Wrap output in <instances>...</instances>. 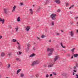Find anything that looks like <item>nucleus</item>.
Returning a JSON list of instances; mask_svg holds the SVG:
<instances>
[{
  "label": "nucleus",
  "instance_id": "nucleus-13",
  "mask_svg": "<svg viewBox=\"0 0 78 78\" xmlns=\"http://www.w3.org/2000/svg\"><path fill=\"white\" fill-rule=\"evenodd\" d=\"M59 57L58 56H56L55 57V58L54 59V61H56V60L58 59Z\"/></svg>",
  "mask_w": 78,
  "mask_h": 78
},
{
  "label": "nucleus",
  "instance_id": "nucleus-14",
  "mask_svg": "<svg viewBox=\"0 0 78 78\" xmlns=\"http://www.w3.org/2000/svg\"><path fill=\"white\" fill-rule=\"evenodd\" d=\"M40 10H41V7H39L38 9L36 10V12H37V13H39Z\"/></svg>",
  "mask_w": 78,
  "mask_h": 78
},
{
  "label": "nucleus",
  "instance_id": "nucleus-55",
  "mask_svg": "<svg viewBox=\"0 0 78 78\" xmlns=\"http://www.w3.org/2000/svg\"><path fill=\"white\" fill-rule=\"evenodd\" d=\"M57 35H58V36H59V33L57 34Z\"/></svg>",
  "mask_w": 78,
  "mask_h": 78
},
{
  "label": "nucleus",
  "instance_id": "nucleus-57",
  "mask_svg": "<svg viewBox=\"0 0 78 78\" xmlns=\"http://www.w3.org/2000/svg\"><path fill=\"white\" fill-rule=\"evenodd\" d=\"M73 56H72L71 59H73Z\"/></svg>",
  "mask_w": 78,
  "mask_h": 78
},
{
  "label": "nucleus",
  "instance_id": "nucleus-54",
  "mask_svg": "<svg viewBox=\"0 0 78 78\" xmlns=\"http://www.w3.org/2000/svg\"><path fill=\"white\" fill-rule=\"evenodd\" d=\"M75 75V73H74V72H73V75Z\"/></svg>",
  "mask_w": 78,
  "mask_h": 78
},
{
  "label": "nucleus",
  "instance_id": "nucleus-30",
  "mask_svg": "<svg viewBox=\"0 0 78 78\" xmlns=\"http://www.w3.org/2000/svg\"><path fill=\"white\" fill-rule=\"evenodd\" d=\"M17 41L16 39H13L12 40V42H17Z\"/></svg>",
  "mask_w": 78,
  "mask_h": 78
},
{
  "label": "nucleus",
  "instance_id": "nucleus-42",
  "mask_svg": "<svg viewBox=\"0 0 78 78\" xmlns=\"http://www.w3.org/2000/svg\"><path fill=\"white\" fill-rule=\"evenodd\" d=\"M10 67V64H8V68H9V67Z\"/></svg>",
  "mask_w": 78,
  "mask_h": 78
},
{
  "label": "nucleus",
  "instance_id": "nucleus-60",
  "mask_svg": "<svg viewBox=\"0 0 78 78\" xmlns=\"http://www.w3.org/2000/svg\"><path fill=\"white\" fill-rule=\"evenodd\" d=\"M70 14H72V13L71 12H70Z\"/></svg>",
  "mask_w": 78,
  "mask_h": 78
},
{
  "label": "nucleus",
  "instance_id": "nucleus-50",
  "mask_svg": "<svg viewBox=\"0 0 78 78\" xmlns=\"http://www.w3.org/2000/svg\"><path fill=\"white\" fill-rule=\"evenodd\" d=\"M33 49L34 50H36V49L35 48H34Z\"/></svg>",
  "mask_w": 78,
  "mask_h": 78
},
{
  "label": "nucleus",
  "instance_id": "nucleus-15",
  "mask_svg": "<svg viewBox=\"0 0 78 78\" xmlns=\"http://www.w3.org/2000/svg\"><path fill=\"white\" fill-rule=\"evenodd\" d=\"M5 53L3 52H2L1 54V57H4V56H5Z\"/></svg>",
  "mask_w": 78,
  "mask_h": 78
},
{
  "label": "nucleus",
  "instance_id": "nucleus-61",
  "mask_svg": "<svg viewBox=\"0 0 78 78\" xmlns=\"http://www.w3.org/2000/svg\"><path fill=\"white\" fill-rule=\"evenodd\" d=\"M33 7H34V5H33Z\"/></svg>",
  "mask_w": 78,
  "mask_h": 78
},
{
  "label": "nucleus",
  "instance_id": "nucleus-8",
  "mask_svg": "<svg viewBox=\"0 0 78 78\" xmlns=\"http://www.w3.org/2000/svg\"><path fill=\"white\" fill-rule=\"evenodd\" d=\"M30 46V44H28L27 45V48L26 49L27 52H28V50H29V47Z\"/></svg>",
  "mask_w": 78,
  "mask_h": 78
},
{
  "label": "nucleus",
  "instance_id": "nucleus-63",
  "mask_svg": "<svg viewBox=\"0 0 78 78\" xmlns=\"http://www.w3.org/2000/svg\"><path fill=\"white\" fill-rule=\"evenodd\" d=\"M77 33H78V30H77Z\"/></svg>",
  "mask_w": 78,
  "mask_h": 78
},
{
  "label": "nucleus",
  "instance_id": "nucleus-51",
  "mask_svg": "<svg viewBox=\"0 0 78 78\" xmlns=\"http://www.w3.org/2000/svg\"><path fill=\"white\" fill-rule=\"evenodd\" d=\"M49 42H51V40H49Z\"/></svg>",
  "mask_w": 78,
  "mask_h": 78
},
{
  "label": "nucleus",
  "instance_id": "nucleus-37",
  "mask_svg": "<svg viewBox=\"0 0 78 78\" xmlns=\"http://www.w3.org/2000/svg\"><path fill=\"white\" fill-rule=\"evenodd\" d=\"M20 5L21 6H22V5H23V3L22 2H21L20 3Z\"/></svg>",
  "mask_w": 78,
  "mask_h": 78
},
{
  "label": "nucleus",
  "instance_id": "nucleus-11",
  "mask_svg": "<svg viewBox=\"0 0 78 78\" xmlns=\"http://www.w3.org/2000/svg\"><path fill=\"white\" fill-rule=\"evenodd\" d=\"M55 2L57 3V4H60L61 3L60 2V0H55Z\"/></svg>",
  "mask_w": 78,
  "mask_h": 78
},
{
  "label": "nucleus",
  "instance_id": "nucleus-10",
  "mask_svg": "<svg viewBox=\"0 0 78 78\" xmlns=\"http://www.w3.org/2000/svg\"><path fill=\"white\" fill-rule=\"evenodd\" d=\"M78 63H76V66L74 67L73 68V69H74V70H76V69L78 68Z\"/></svg>",
  "mask_w": 78,
  "mask_h": 78
},
{
  "label": "nucleus",
  "instance_id": "nucleus-23",
  "mask_svg": "<svg viewBox=\"0 0 78 78\" xmlns=\"http://www.w3.org/2000/svg\"><path fill=\"white\" fill-rule=\"evenodd\" d=\"M20 71H21V69L18 70L16 73V74H18Z\"/></svg>",
  "mask_w": 78,
  "mask_h": 78
},
{
  "label": "nucleus",
  "instance_id": "nucleus-7",
  "mask_svg": "<svg viewBox=\"0 0 78 78\" xmlns=\"http://www.w3.org/2000/svg\"><path fill=\"white\" fill-rule=\"evenodd\" d=\"M69 33L70 34V36L71 37H73L74 36V32L72 30L70 31L69 32Z\"/></svg>",
  "mask_w": 78,
  "mask_h": 78
},
{
  "label": "nucleus",
  "instance_id": "nucleus-12",
  "mask_svg": "<svg viewBox=\"0 0 78 78\" xmlns=\"http://www.w3.org/2000/svg\"><path fill=\"white\" fill-rule=\"evenodd\" d=\"M0 22H2V24H3L5 22V19H2V18H0Z\"/></svg>",
  "mask_w": 78,
  "mask_h": 78
},
{
  "label": "nucleus",
  "instance_id": "nucleus-40",
  "mask_svg": "<svg viewBox=\"0 0 78 78\" xmlns=\"http://www.w3.org/2000/svg\"><path fill=\"white\" fill-rule=\"evenodd\" d=\"M16 61H19V58H16Z\"/></svg>",
  "mask_w": 78,
  "mask_h": 78
},
{
  "label": "nucleus",
  "instance_id": "nucleus-4",
  "mask_svg": "<svg viewBox=\"0 0 78 78\" xmlns=\"http://www.w3.org/2000/svg\"><path fill=\"white\" fill-rule=\"evenodd\" d=\"M17 44L18 45L17 48L19 50H20L21 49V45H20V44L18 41H17Z\"/></svg>",
  "mask_w": 78,
  "mask_h": 78
},
{
  "label": "nucleus",
  "instance_id": "nucleus-18",
  "mask_svg": "<svg viewBox=\"0 0 78 78\" xmlns=\"http://www.w3.org/2000/svg\"><path fill=\"white\" fill-rule=\"evenodd\" d=\"M75 50V48H74L71 49V51L73 54V52H74V51Z\"/></svg>",
  "mask_w": 78,
  "mask_h": 78
},
{
  "label": "nucleus",
  "instance_id": "nucleus-34",
  "mask_svg": "<svg viewBox=\"0 0 78 78\" xmlns=\"http://www.w3.org/2000/svg\"><path fill=\"white\" fill-rule=\"evenodd\" d=\"M53 75H56V73L55 72H53L52 73Z\"/></svg>",
  "mask_w": 78,
  "mask_h": 78
},
{
  "label": "nucleus",
  "instance_id": "nucleus-44",
  "mask_svg": "<svg viewBox=\"0 0 78 78\" xmlns=\"http://www.w3.org/2000/svg\"><path fill=\"white\" fill-rule=\"evenodd\" d=\"M78 19V16H77V17L75 18V19Z\"/></svg>",
  "mask_w": 78,
  "mask_h": 78
},
{
  "label": "nucleus",
  "instance_id": "nucleus-53",
  "mask_svg": "<svg viewBox=\"0 0 78 78\" xmlns=\"http://www.w3.org/2000/svg\"><path fill=\"white\" fill-rule=\"evenodd\" d=\"M2 62H0V66H2Z\"/></svg>",
  "mask_w": 78,
  "mask_h": 78
},
{
  "label": "nucleus",
  "instance_id": "nucleus-58",
  "mask_svg": "<svg viewBox=\"0 0 78 78\" xmlns=\"http://www.w3.org/2000/svg\"><path fill=\"white\" fill-rule=\"evenodd\" d=\"M71 8H72V7H71V6L69 8V9H71Z\"/></svg>",
  "mask_w": 78,
  "mask_h": 78
},
{
  "label": "nucleus",
  "instance_id": "nucleus-47",
  "mask_svg": "<svg viewBox=\"0 0 78 78\" xmlns=\"http://www.w3.org/2000/svg\"><path fill=\"white\" fill-rule=\"evenodd\" d=\"M75 6V5H72L71 6V7H73V6Z\"/></svg>",
  "mask_w": 78,
  "mask_h": 78
},
{
  "label": "nucleus",
  "instance_id": "nucleus-52",
  "mask_svg": "<svg viewBox=\"0 0 78 78\" xmlns=\"http://www.w3.org/2000/svg\"><path fill=\"white\" fill-rule=\"evenodd\" d=\"M52 74H51L50 75V76H52Z\"/></svg>",
  "mask_w": 78,
  "mask_h": 78
},
{
  "label": "nucleus",
  "instance_id": "nucleus-6",
  "mask_svg": "<svg viewBox=\"0 0 78 78\" xmlns=\"http://www.w3.org/2000/svg\"><path fill=\"white\" fill-rule=\"evenodd\" d=\"M55 63V62H54L53 63H51L49 64L48 67H52L53 66V65H54V64Z\"/></svg>",
  "mask_w": 78,
  "mask_h": 78
},
{
  "label": "nucleus",
  "instance_id": "nucleus-32",
  "mask_svg": "<svg viewBox=\"0 0 78 78\" xmlns=\"http://www.w3.org/2000/svg\"><path fill=\"white\" fill-rule=\"evenodd\" d=\"M62 75H63V76H67V75H66V74L65 73H63L62 74Z\"/></svg>",
  "mask_w": 78,
  "mask_h": 78
},
{
  "label": "nucleus",
  "instance_id": "nucleus-16",
  "mask_svg": "<svg viewBox=\"0 0 78 78\" xmlns=\"http://www.w3.org/2000/svg\"><path fill=\"white\" fill-rule=\"evenodd\" d=\"M15 29L16 30L15 31L16 32H17L18 31V30H19V27L16 26L15 28Z\"/></svg>",
  "mask_w": 78,
  "mask_h": 78
},
{
  "label": "nucleus",
  "instance_id": "nucleus-39",
  "mask_svg": "<svg viewBox=\"0 0 78 78\" xmlns=\"http://www.w3.org/2000/svg\"><path fill=\"white\" fill-rule=\"evenodd\" d=\"M37 39H38L39 40V41H40V38H39L38 37H37Z\"/></svg>",
  "mask_w": 78,
  "mask_h": 78
},
{
  "label": "nucleus",
  "instance_id": "nucleus-43",
  "mask_svg": "<svg viewBox=\"0 0 78 78\" xmlns=\"http://www.w3.org/2000/svg\"><path fill=\"white\" fill-rule=\"evenodd\" d=\"M73 71L74 72H76V70L74 69L73 70Z\"/></svg>",
  "mask_w": 78,
  "mask_h": 78
},
{
  "label": "nucleus",
  "instance_id": "nucleus-29",
  "mask_svg": "<svg viewBox=\"0 0 78 78\" xmlns=\"http://www.w3.org/2000/svg\"><path fill=\"white\" fill-rule=\"evenodd\" d=\"M78 56V54H74V56L75 58L77 57Z\"/></svg>",
  "mask_w": 78,
  "mask_h": 78
},
{
  "label": "nucleus",
  "instance_id": "nucleus-31",
  "mask_svg": "<svg viewBox=\"0 0 78 78\" xmlns=\"http://www.w3.org/2000/svg\"><path fill=\"white\" fill-rule=\"evenodd\" d=\"M50 25H54V22L52 21V22L50 23Z\"/></svg>",
  "mask_w": 78,
  "mask_h": 78
},
{
  "label": "nucleus",
  "instance_id": "nucleus-62",
  "mask_svg": "<svg viewBox=\"0 0 78 78\" xmlns=\"http://www.w3.org/2000/svg\"><path fill=\"white\" fill-rule=\"evenodd\" d=\"M37 28L38 27H39V26H37Z\"/></svg>",
  "mask_w": 78,
  "mask_h": 78
},
{
  "label": "nucleus",
  "instance_id": "nucleus-24",
  "mask_svg": "<svg viewBox=\"0 0 78 78\" xmlns=\"http://www.w3.org/2000/svg\"><path fill=\"white\" fill-rule=\"evenodd\" d=\"M60 45L61 46V47H62L63 48H66V47L65 46H63V44H62V43H60Z\"/></svg>",
  "mask_w": 78,
  "mask_h": 78
},
{
  "label": "nucleus",
  "instance_id": "nucleus-22",
  "mask_svg": "<svg viewBox=\"0 0 78 78\" xmlns=\"http://www.w3.org/2000/svg\"><path fill=\"white\" fill-rule=\"evenodd\" d=\"M11 55H12L11 52H8V55L9 56H11Z\"/></svg>",
  "mask_w": 78,
  "mask_h": 78
},
{
  "label": "nucleus",
  "instance_id": "nucleus-45",
  "mask_svg": "<svg viewBox=\"0 0 78 78\" xmlns=\"http://www.w3.org/2000/svg\"><path fill=\"white\" fill-rule=\"evenodd\" d=\"M76 76H77L76 77V78H78V74H76Z\"/></svg>",
  "mask_w": 78,
  "mask_h": 78
},
{
  "label": "nucleus",
  "instance_id": "nucleus-46",
  "mask_svg": "<svg viewBox=\"0 0 78 78\" xmlns=\"http://www.w3.org/2000/svg\"><path fill=\"white\" fill-rule=\"evenodd\" d=\"M21 53H22V52H20V51H19V54L20 55H21Z\"/></svg>",
  "mask_w": 78,
  "mask_h": 78
},
{
  "label": "nucleus",
  "instance_id": "nucleus-26",
  "mask_svg": "<svg viewBox=\"0 0 78 78\" xmlns=\"http://www.w3.org/2000/svg\"><path fill=\"white\" fill-rule=\"evenodd\" d=\"M60 45L61 46V47H62L63 48H66V47L65 46H63V44H62V43H60Z\"/></svg>",
  "mask_w": 78,
  "mask_h": 78
},
{
  "label": "nucleus",
  "instance_id": "nucleus-59",
  "mask_svg": "<svg viewBox=\"0 0 78 78\" xmlns=\"http://www.w3.org/2000/svg\"><path fill=\"white\" fill-rule=\"evenodd\" d=\"M61 31H62V32H63V31H62V30H61Z\"/></svg>",
  "mask_w": 78,
  "mask_h": 78
},
{
  "label": "nucleus",
  "instance_id": "nucleus-56",
  "mask_svg": "<svg viewBox=\"0 0 78 78\" xmlns=\"http://www.w3.org/2000/svg\"><path fill=\"white\" fill-rule=\"evenodd\" d=\"M69 5V4L68 3H66V6H67V5Z\"/></svg>",
  "mask_w": 78,
  "mask_h": 78
},
{
  "label": "nucleus",
  "instance_id": "nucleus-35",
  "mask_svg": "<svg viewBox=\"0 0 78 78\" xmlns=\"http://www.w3.org/2000/svg\"><path fill=\"white\" fill-rule=\"evenodd\" d=\"M48 3V0H47V1H46V3L45 4V5H46V4L47 3Z\"/></svg>",
  "mask_w": 78,
  "mask_h": 78
},
{
  "label": "nucleus",
  "instance_id": "nucleus-28",
  "mask_svg": "<svg viewBox=\"0 0 78 78\" xmlns=\"http://www.w3.org/2000/svg\"><path fill=\"white\" fill-rule=\"evenodd\" d=\"M23 76H24V74L23 73H21L20 74V77H23Z\"/></svg>",
  "mask_w": 78,
  "mask_h": 78
},
{
  "label": "nucleus",
  "instance_id": "nucleus-9",
  "mask_svg": "<svg viewBox=\"0 0 78 78\" xmlns=\"http://www.w3.org/2000/svg\"><path fill=\"white\" fill-rule=\"evenodd\" d=\"M30 27L29 26H27L26 27V28L25 29L26 31H28L30 30Z\"/></svg>",
  "mask_w": 78,
  "mask_h": 78
},
{
  "label": "nucleus",
  "instance_id": "nucleus-38",
  "mask_svg": "<svg viewBox=\"0 0 78 78\" xmlns=\"http://www.w3.org/2000/svg\"><path fill=\"white\" fill-rule=\"evenodd\" d=\"M48 76V74H46V78H48V76Z\"/></svg>",
  "mask_w": 78,
  "mask_h": 78
},
{
  "label": "nucleus",
  "instance_id": "nucleus-64",
  "mask_svg": "<svg viewBox=\"0 0 78 78\" xmlns=\"http://www.w3.org/2000/svg\"><path fill=\"white\" fill-rule=\"evenodd\" d=\"M71 24H73V23H71Z\"/></svg>",
  "mask_w": 78,
  "mask_h": 78
},
{
  "label": "nucleus",
  "instance_id": "nucleus-49",
  "mask_svg": "<svg viewBox=\"0 0 78 78\" xmlns=\"http://www.w3.org/2000/svg\"><path fill=\"white\" fill-rule=\"evenodd\" d=\"M2 36H0V39H2Z\"/></svg>",
  "mask_w": 78,
  "mask_h": 78
},
{
  "label": "nucleus",
  "instance_id": "nucleus-41",
  "mask_svg": "<svg viewBox=\"0 0 78 78\" xmlns=\"http://www.w3.org/2000/svg\"><path fill=\"white\" fill-rule=\"evenodd\" d=\"M67 56H71V55L70 54H68L67 55Z\"/></svg>",
  "mask_w": 78,
  "mask_h": 78
},
{
  "label": "nucleus",
  "instance_id": "nucleus-36",
  "mask_svg": "<svg viewBox=\"0 0 78 78\" xmlns=\"http://www.w3.org/2000/svg\"><path fill=\"white\" fill-rule=\"evenodd\" d=\"M36 77H37V78H38V77L39 76V75L38 74H37L35 75Z\"/></svg>",
  "mask_w": 78,
  "mask_h": 78
},
{
  "label": "nucleus",
  "instance_id": "nucleus-48",
  "mask_svg": "<svg viewBox=\"0 0 78 78\" xmlns=\"http://www.w3.org/2000/svg\"><path fill=\"white\" fill-rule=\"evenodd\" d=\"M60 12V10L58 9L57 10V12Z\"/></svg>",
  "mask_w": 78,
  "mask_h": 78
},
{
  "label": "nucleus",
  "instance_id": "nucleus-19",
  "mask_svg": "<svg viewBox=\"0 0 78 78\" xmlns=\"http://www.w3.org/2000/svg\"><path fill=\"white\" fill-rule=\"evenodd\" d=\"M29 10L30 12V14H33V10H32V9H30Z\"/></svg>",
  "mask_w": 78,
  "mask_h": 78
},
{
  "label": "nucleus",
  "instance_id": "nucleus-25",
  "mask_svg": "<svg viewBox=\"0 0 78 78\" xmlns=\"http://www.w3.org/2000/svg\"><path fill=\"white\" fill-rule=\"evenodd\" d=\"M60 45L61 46V47H62L63 48H66V47L65 46H63V44H62V43H60Z\"/></svg>",
  "mask_w": 78,
  "mask_h": 78
},
{
  "label": "nucleus",
  "instance_id": "nucleus-27",
  "mask_svg": "<svg viewBox=\"0 0 78 78\" xmlns=\"http://www.w3.org/2000/svg\"><path fill=\"white\" fill-rule=\"evenodd\" d=\"M46 37V36H45L44 35H42L41 36V37L42 39H43V38H44V37Z\"/></svg>",
  "mask_w": 78,
  "mask_h": 78
},
{
  "label": "nucleus",
  "instance_id": "nucleus-20",
  "mask_svg": "<svg viewBox=\"0 0 78 78\" xmlns=\"http://www.w3.org/2000/svg\"><path fill=\"white\" fill-rule=\"evenodd\" d=\"M35 54L33 53L30 56V57H33V56H35Z\"/></svg>",
  "mask_w": 78,
  "mask_h": 78
},
{
  "label": "nucleus",
  "instance_id": "nucleus-33",
  "mask_svg": "<svg viewBox=\"0 0 78 78\" xmlns=\"http://www.w3.org/2000/svg\"><path fill=\"white\" fill-rule=\"evenodd\" d=\"M8 27H9V28H10L11 29L12 28L11 27V26L10 25H9L8 26Z\"/></svg>",
  "mask_w": 78,
  "mask_h": 78
},
{
  "label": "nucleus",
  "instance_id": "nucleus-1",
  "mask_svg": "<svg viewBox=\"0 0 78 78\" xmlns=\"http://www.w3.org/2000/svg\"><path fill=\"white\" fill-rule=\"evenodd\" d=\"M48 52H49L50 51V53L48 54V56H50L51 55H52V54H53V51H54V48H48L47 50Z\"/></svg>",
  "mask_w": 78,
  "mask_h": 78
},
{
  "label": "nucleus",
  "instance_id": "nucleus-21",
  "mask_svg": "<svg viewBox=\"0 0 78 78\" xmlns=\"http://www.w3.org/2000/svg\"><path fill=\"white\" fill-rule=\"evenodd\" d=\"M17 21L18 22H20V16H18L17 18Z\"/></svg>",
  "mask_w": 78,
  "mask_h": 78
},
{
  "label": "nucleus",
  "instance_id": "nucleus-5",
  "mask_svg": "<svg viewBox=\"0 0 78 78\" xmlns=\"http://www.w3.org/2000/svg\"><path fill=\"white\" fill-rule=\"evenodd\" d=\"M8 8H5L4 9V13L5 15H6V14H8L7 11H8Z\"/></svg>",
  "mask_w": 78,
  "mask_h": 78
},
{
  "label": "nucleus",
  "instance_id": "nucleus-17",
  "mask_svg": "<svg viewBox=\"0 0 78 78\" xmlns=\"http://www.w3.org/2000/svg\"><path fill=\"white\" fill-rule=\"evenodd\" d=\"M16 8V6H14L13 8V9L12 10V12H14V11H15Z\"/></svg>",
  "mask_w": 78,
  "mask_h": 78
},
{
  "label": "nucleus",
  "instance_id": "nucleus-3",
  "mask_svg": "<svg viewBox=\"0 0 78 78\" xmlns=\"http://www.w3.org/2000/svg\"><path fill=\"white\" fill-rule=\"evenodd\" d=\"M56 15L55 14H51V17L52 19V20H56Z\"/></svg>",
  "mask_w": 78,
  "mask_h": 78
},
{
  "label": "nucleus",
  "instance_id": "nucleus-2",
  "mask_svg": "<svg viewBox=\"0 0 78 78\" xmlns=\"http://www.w3.org/2000/svg\"><path fill=\"white\" fill-rule=\"evenodd\" d=\"M39 62H40V61H39V60H36V61H34L32 62L31 66H34V65L38 64L39 63Z\"/></svg>",
  "mask_w": 78,
  "mask_h": 78
}]
</instances>
